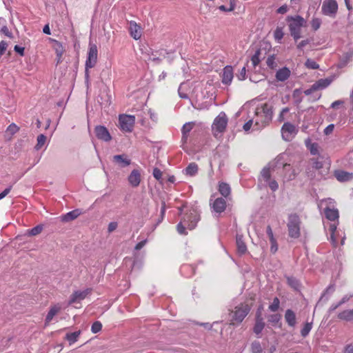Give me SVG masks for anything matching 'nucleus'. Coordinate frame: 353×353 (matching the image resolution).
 Listing matches in <instances>:
<instances>
[{"label":"nucleus","instance_id":"f257e3e1","mask_svg":"<svg viewBox=\"0 0 353 353\" xmlns=\"http://www.w3.org/2000/svg\"><path fill=\"white\" fill-rule=\"evenodd\" d=\"M273 115L272 108L267 103L256 108L255 117L254 118V125L256 129L266 126L272 120Z\"/></svg>","mask_w":353,"mask_h":353},{"label":"nucleus","instance_id":"f03ea898","mask_svg":"<svg viewBox=\"0 0 353 353\" xmlns=\"http://www.w3.org/2000/svg\"><path fill=\"white\" fill-rule=\"evenodd\" d=\"M286 21L288 23L291 36L296 41L301 37V28L307 26V21L300 15L288 16Z\"/></svg>","mask_w":353,"mask_h":353},{"label":"nucleus","instance_id":"7ed1b4c3","mask_svg":"<svg viewBox=\"0 0 353 353\" xmlns=\"http://www.w3.org/2000/svg\"><path fill=\"white\" fill-rule=\"evenodd\" d=\"M251 307L245 303H242L236 306L234 310L231 311L230 324L235 325L241 323L248 314Z\"/></svg>","mask_w":353,"mask_h":353},{"label":"nucleus","instance_id":"20e7f679","mask_svg":"<svg viewBox=\"0 0 353 353\" xmlns=\"http://www.w3.org/2000/svg\"><path fill=\"white\" fill-rule=\"evenodd\" d=\"M98 50L95 44H90L88 57L85 64V79L88 82L90 78L89 70L95 66L97 63Z\"/></svg>","mask_w":353,"mask_h":353},{"label":"nucleus","instance_id":"39448f33","mask_svg":"<svg viewBox=\"0 0 353 353\" xmlns=\"http://www.w3.org/2000/svg\"><path fill=\"white\" fill-rule=\"evenodd\" d=\"M300 218L296 214L289 215L287 226L291 238L297 239L300 236Z\"/></svg>","mask_w":353,"mask_h":353},{"label":"nucleus","instance_id":"423d86ee","mask_svg":"<svg viewBox=\"0 0 353 353\" xmlns=\"http://www.w3.org/2000/svg\"><path fill=\"white\" fill-rule=\"evenodd\" d=\"M135 123V117L128 114H121L119 117V128L122 131L130 132Z\"/></svg>","mask_w":353,"mask_h":353},{"label":"nucleus","instance_id":"0eeeda50","mask_svg":"<svg viewBox=\"0 0 353 353\" xmlns=\"http://www.w3.org/2000/svg\"><path fill=\"white\" fill-rule=\"evenodd\" d=\"M228 117L225 112H220L219 114L214 119L212 123V130L218 133L223 132L228 125Z\"/></svg>","mask_w":353,"mask_h":353},{"label":"nucleus","instance_id":"6e6552de","mask_svg":"<svg viewBox=\"0 0 353 353\" xmlns=\"http://www.w3.org/2000/svg\"><path fill=\"white\" fill-rule=\"evenodd\" d=\"M321 10L325 15L334 16L338 10V3L336 0H324Z\"/></svg>","mask_w":353,"mask_h":353},{"label":"nucleus","instance_id":"1a4fd4ad","mask_svg":"<svg viewBox=\"0 0 353 353\" xmlns=\"http://www.w3.org/2000/svg\"><path fill=\"white\" fill-rule=\"evenodd\" d=\"M49 39L52 43V47L55 52L57 57V65H58L62 62L63 55L65 51V49L60 41L52 38H50Z\"/></svg>","mask_w":353,"mask_h":353},{"label":"nucleus","instance_id":"9d476101","mask_svg":"<svg viewBox=\"0 0 353 353\" xmlns=\"http://www.w3.org/2000/svg\"><path fill=\"white\" fill-rule=\"evenodd\" d=\"M299 171L296 170L289 163L283 165V178L284 181H290L294 180L298 175Z\"/></svg>","mask_w":353,"mask_h":353},{"label":"nucleus","instance_id":"9b49d317","mask_svg":"<svg viewBox=\"0 0 353 353\" xmlns=\"http://www.w3.org/2000/svg\"><path fill=\"white\" fill-rule=\"evenodd\" d=\"M281 134L283 139L290 141L296 134L295 126L290 123H285L281 128Z\"/></svg>","mask_w":353,"mask_h":353},{"label":"nucleus","instance_id":"f8f14e48","mask_svg":"<svg viewBox=\"0 0 353 353\" xmlns=\"http://www.w3.org/2000/svg\"><path fill=\"white\" fill-rule=\"evenodd\" d=\"M92 292V289L87 288L83 291H75L74 292L69 299L68 304L72 305L77 302H79L83 300L88 294Z\"/></svg>","mask_w":353,"mask_h":353},{"label":"nucleus","instance_id":"ddd939ff","mask_svg":"<svg viewBox=\"0 0 353 353\" xmlns=\"http://www.w3.org/2000/svg\"><path fill=\"white\" fill-rule=\"evenodd\" d=\"M96 137L103 141L108 142L112 139V137L108 129L103 125H97L94 128Z\"/></svg>","mask_w":353,"mask_h":353},{"label":"nucleus","instance_id":"4468645a","mask_svg":"<svg viewBox=\"0 0 353 353\" xmlns=\"http://www.w3.org/2000/svg\"><path fill=\"white\" fill-rule=\"evenodd\" d=\"M334 176L339 182H346L353 179V173L344 171L342 170H336L334 172Z\"/></svg>","mask_w":353,"mask_h":353},{"label":"nucleus","instance_id":"2eb2a0df","mask_svg":"<svg viewBox=\"0 0 353 353\" xmlns=\"http://www.w3.org/2000/svg\"><path fill=\"white\" fill-rule=\"evenodd\" d=\"M222 83L225 85H230L234 77L233 68L230 65L225 66L223 70Z\"/></svg>","mask_w":353,"mask_h":353},{"label":"nucleus","instance_id":"dca6fc26","mask_svg":"<svg viewBox=\"0 0 353 353\" xmlns=\"http://www.w3.org/2000/svg\"><path fill=\"white\" fill-rule=\"evenodd\" d=\"M226 207V201L222 197L216 198L212 203V208L216 213H221L224 212Z\"/></svg>","mask_w":353,"mask_h":353},{"label":"nucleus","instance_id":"f3484780","mask_svg":"<svg viewBox=\"0 0 353 353\" xmlns=\"http://www.w3.org/2000/svg\"><path fill=\"white\" fill-rule=\"evenodd\" d=\"M141 181V172L139 170H133L128 176V182L131 186L138 187Z\"/></svg>","mask_w":353,"mask_h":353},{"label":"nucleus","instance_id":"a211bd4d","mask_svg":"<svg viewBox=\"0 0 353 353\" xmlns=\"http://www.w3.org/2000/svg\"><path fill=\"white\" fill-rule=\"evenodd\" d=\"M61 310V307L59 304H55L50 307L45 319L46 326H48L50 324L54 316L57 315Z\"/></svg>","mask_w":353,"mask_h":353},{"label":"nucleus","instance_id":"6ab92c4d","mask_svg":"<svg viewBox=\"0 0 353 353\" xmlns=\"http://www.w3.org/2000/svg\"><path fill=\"white\" fill-rule=\"evenodd\" d=\"M129 30L131 37L135 40H138L141 38V28L135 21L130 22Z\"/></svg>","mask_w":353,"mask_h":353},{"label":"nucleus","instance_id":"aec40b11","mask_svg":"<svg viewBox=\"0 0 353 353\" xmlns=\"http://www.w3.org/2000/svg\"><path fill=\"white\" fill-rule=\"evenodd\" d=\"M195 125V123L194 122H188L183 125L181 132H182V137H181V142L183 144H185L187 143L188 139V136L190 132L193 129L194 126Z\"/></svg>","mask_w":353,"mask_h":353},{"label":"nucleus","instance_id":"412c9836","mask_svg":"<svg viewBox=\"0 0 353 353\" xmlns=\"http://www.w3.org/2000/svg\"><path fill=\"white\" fill-rule=\"evenodd\" d=\"M219 193L225 199H228L231 194V188L230 185L225 182H220L218 186Z\"/></svg>","mask_w":353,"mask_h":353},{"label":"nucleus","instance_id":"4be33fe9","mask_svg":"<svg viewBox=\"0 0 353 353\" xmlns=\"http://www.w3.org/2000/svg\"><path fill=\"white\" fill-rule=\"evenodd\" d=\"M113 161L122 168L128 166L131 163L130 159H129L125 154L114 155L113 157Z\"/></svg>","mask_w":353,"mask_h":353},{"label":"nucleus","instance_id":"5701e85b","mask_svg":"<svg viewBox=\"0 0 353 353\" xmlns=\"http://www.w3.org/2000/svg\"><path fill=\"white\" fill-rule=\"evenodd\" d=\"M324 213L326 219L332 221L338 220L339 217V210L336 208L327 207L324 210Z\"/></svg>","mask_w":353,"mask_h":353},{"label":"nucleus","instance_id":"b1692460","mask_svg":"<svg viewBox=\"0 0 353 353\" xmlns=\"http://www.w3.org/2000/svg\"><path fill=\"white\" fill-rule=\"evenodd\" d=\"M285 320L290 327H294L296 323V314L294 311L290 309L287 310L285 313Z\"/></svg>","mask_w":353,"mask_h":353},{"label":"nucleus","instance_id":"393cba45","mask_svg":"<svg viewBox=\"0 0 353 353\" xmlns=\"http://www.w3.org/2000/svg\"><path fill=\"white\" fill-rule=\"evenodd\" d=\"M290 75V70L284 67L276 72V78L278 81H284L287 80Z\"/></svg>","mask_w":353,"mask_h":353},{"label":"nucleus","instance_id":"a878e982","mask_svg":"<svg viewBox=\"0 0 353 353\" xmlns=\"http://www.w3.org/2000/svg\"><path fill=\"white\" fill-rule=\"evenodd\" d=\"M331 83V80L328 79H321L313 84V89L316 90L327 88Z\"/></svg>","mask_w":353,"mask_h":353},{"label":"nucleus","instance_id":"bb28decb","mask_svg":"<svg viewBox=\"0 0 353 353\" xmlns=\"http://www.w3.org/2000/svg\"><path fill=\"white\" fill-rule=\"evenodd\" d=\"M79 215L80 212L79 211V210H74L63 215L61 217V220L65 222H68L77 219Z\"/></svg>","mask_w":353,"mask_h":353},{"label":"nucleus","instance_id":"cd10ccee","mask_svg":"<svg viewBox=\"0 0 353 353\" xmlns=\"http://www.w3.org/2000/svg\"><path fill=\"white\" fill-rule=\"evenodd\" d=\"M338 318L341 320L350 321L353 320V309L346 310L338 314Z\"/></svg>","mask_w":353,"mask_h":353},{"label":"nucleus","instance_id":"c85d7f7f","mask_svg":"<svg viewBox=\"0 0 353 353\" xmlns=\"http://www.w3.org/2000/svg\"><path fill=\"white\" fill-rule=\"evenodd\" d=\"M265 327V323L263 321L262 318L258 317L256 320V323L254 324L253 331L256 334L259 335L261 333Z\"/></svg>","mask_w":353,"mask_h":353},{"label":"nucleus","instance_id":"c756f323","mask_svg":"<svg viewBox=\"0 0 353 353\" xmlns=\"http://www.w3.org/2000/svg\"><path fill=\"white\" fill-rule=\"evenodd\" d=\"M187 218L188 219V221H190V223L187 224L188 228L190 230L194 229L199 221L198 216L196 214L191 213Z\"/></svg>","mask_w":353,"mask_h":353},{"label":"nucleus","instance_id":"7c9ffc66","mask_svg":"<svg viewBox=\"0 0 353 353\" xmlns=\"http://www.w3.org/2000/svg\"><path fill=\"white\" fill-rule=\"evenodd\" d=\"M199 168L196 163H190L185 169V173L190 176L195 175L198 172Z\"/></svg>","mask_w":353,"mask_h":353},{"label":"nucleus","instance_id":"2f4dec72","mask_svg":"<svg viewBox=\"0 0 353 353\" xmlns=\"http://www.w3.org/2000/svg\"><path fill=\"white\" fill-rule=\"evenodd\" d=\"M236 246H237V250L238 252L243 254L247 251V246L244 241L242 240L241 237H237L236 238Z\"/></svg>","mask_w":353,"mask_h":353},{"label":"nucleus","instance_id":"473e14b6","mask_svg":"<svg viewBox=\"0 0 353 353\" xmlns=\"http://www.w3.org/2000/svg\"><path fill=\"white\" fill-rule=\"evenodd\" d=\"M288 284L294 290H298L300 288V283L298 279L294 277L290 276L287 278Z\"/></svg>","mask_w":353,"mask_h":353},{"label":"nucleus","instance_id":"72a5a7b5","mask_svg":"<svg viewBox=\"0 0 353 353\" xmlns=\"http://www.w3.org/2000/svg\"><path fill=\"white\" fill-rule=\"evenodd\" d=\"M292 98L296 105L300 104L303 99L301 90L300 89H295L292 93Z\"/></svg>","mask_w":353,"mask_h":353},{"label":"nucleus","instance_id":"f704fd0d","mask_svg":"<svg viewBox=\"0 0 353 353\" xmlns=\"http://www.w3.org/2000/svg\"><path fill=\"white\" fill-rule=\"evenodd\" d=\"M323 162L318 159L312 158L310 160V165L315 170H320L323 168Z\"/></svg>","mask_w":353,"mask_h":353},{"label":"nucleus","instance_id":"c9c22d12","mask_svg":"<svg viewBox=\"0 0 353 353\" xmlns=\"http://www.w3.org/2000/svg\"><path fill=\"white\" fill-rule=\"evenodd\" d=\"M80 334L81 331L68 333L66 334V339L70 342V344L74 343L77 341Z\"/></svg>","mask_w":353,"mask_h":353},{"label":"nucleus","instance_id":"e433bc0d","mask_svg":"<svg viewBox=\"0 0 353 353\" xmlns=\"http://www.w3.org/2000/svg\"><path fill=\"white\" fill-rule=\"evenodd\" d=\"M261 176L263 179L268 182L271 179V171L270 168H263L261 172Z\"/></svg>","mask_w":353,"mask_h":353},{"label":"nucleus","instance_id":"4c0bfd02","mask_svg":"<svg viewBox=\"0 0 353 353\" xmlns=\"http://www.w3.org/2000/svg\"><path fill=\"white\" fill-rule=\"evenodd\" d=\"M37 145H35V149L37 150H40L43 146V145L45 144L46 141V137L43 134H39L38 137H37Z\"/></svg>","mask_w":353,"mask_h":353},{"label":"nucleus","instance_id":"58836bf2","mask_svg":"<svg viewBox=\"0 0 353 353\" xmlns=\"http://www.w3.org/2000/svg\"><path fill=\"white\" fill-rule=\"evenodd\" d=\"M251 350L253 353H261L263 348L259 341H254L251 344Z\"/></svg>","mask_w":353,"mask_h":353},{"label":"nucleus","instance_id":"ea45409f","mask_svg":"<svg viewBox=\"0 0 353 353\" xmlns=\"http://www.w3.org/2000/svg\"><path fill=\"white\" fill-rule=\"evenodd\" d=\"M283 35L284 33L283 32V28L277 27L274 32V37L278 41V43H281V41L283 39Z\"/></svg>","mask_w":353,"mask_h":353},{"label":"nucleus","instance_id":"a19ab883","mask_svg":"<svg viewBox=\"0 0 353 353\" xmlns=\"http://www.w3.org/2000/svg\"><path fill=\"white\" fill-rule=\"evenodd\" d=\"M312 327V323H306L301 330V334L303 337L308 335Z\"/></svg>","mask_w":353,"mask_h":353},{"label":"nucleus","instance_id":"79ce46f5","mask_svg":"<svg viewBox=\"0 0 353 353\" xmlns=\"http://www.w3.org/2000/svg\"><path fill=\"white\" fill-rule=\"evenodd\" d=\"M280 305V301L277 297L273 299L272 303L269 305V310L272 312H276L279 310Z\"/></svg>","mask_w":353,"mask_h":353},{"label":"nucleus","instance_id":"37998d69","mask_svg":"<svg viewBox=\"0 0 353 353\" xmlns=\"http://www.w3.org/2000/svg\"><path fill=\"white\" fill-rule=\"evenodd\" d=\"M305 65L309 69L315 70V69H318L319 68V64L316 61H314V60L310 59H307Z\"/></svg>","mask_w":353,"mask_h":353},{"label":"nucleus","instance_id":"c03bdc74","mask_svg":"<svg viewBox=\"0 0 353 353\" xmlns=\"http://www.w3.org/2000/svg\"><path fill=\"white\" fill-rule=\"evenodd\" d=\"M281 319V316L279 314H272L268 317V321L272 324L278 323Z\"/></svg>","mask_w":353,"mask_h":353},{"label":"nucleus","instance_id":"a18cd8bd","mask_svg":"<svg viewBox=\"0 0 353 353\" xmlns=\"http://www.w3.org/2000/svg\"><path fill=\"white\" fill-rule=\"evenodd\" d=\"M43 230V225H38L33 228H32L29 233L32 236H36L39 234H40Z\"/></svg>","mask_w":353,"mask_h":353},{"label":"nucleus","instance_id":"49530a36","mask_svg":"<svg viewBox=\"0 0 353 353\" xmlns=\"http://www.w3.org/2000/svg\"><path fill=\"white\" fill-rule=\"evenodd\" d=\"M102 328V324L99 321H95L93 323L91 327V331L96 334L101 330Z\"/></svg>","mask_w":353,"mask_h":353},{"label":"nucleus","instance_id":"de8ad7c7","mask_svg":"<svg viewBox=\"0 0 353 353\" xmlns=\"http://www.w3.org/2000/svg\"><path fill=\"white\" fill-rule=\"evenodd\" d=\"M321 24V21L319 18H313L311 21V26L314 30H317Z\"/></svg>","mask_w":353,"mask_h":353},{"label":"nucleus","instance_id":"09e8293b","mask_svg":"<svg viewBox=\"0 0 353 353\" xmlns=\"http://www.w3.org/2000/svg\"><path fill=\"white\" fill-rule=\"evenodd\" d=\"M19 130V128L14 123H11L7 128V132L11 134H14Z\"/></svg>","mask_w":353,"mask_h":353},{"label":"nucleus","instance_id":"8fccbe9b","mask_svg":"<svg viewBox=\"0 0 353 353\" xmlns=\"http://www.w3.org/2000/svg\"><path fill=\"white\" fill-rule=\"evenodd\" d=\"M310 152L312 154L316 155L319 154V145L316 143H312L309 147Z\"/></svg>","mask_w":353,"mask_h":353},{"label":"nucleus","instance_id":"3c124183","mask_svg":"<svg viewBox=\"0 0 353 353\" xmlns=\"http://www.w3.org/2000/svg\"><path fill=\"white\" fill-rule=\"evenodd\" d=\"M267 183H268V186L272 191L274 192L276 190H278L279 184L274 179H272V180L270 179Z\"/></svg>","mask_w":353,"mask_h":353},{"label":"nucleus","instance_id":"603ef678","mask_svg":"<svg viewBox=\"0 0 353 353\" xmlns=\"http://www.w3.org/2000/svg\"><path fill=\"white\" fill-rule=\"evenodd\" d=\"M270 251L272 253L274 254L278 250V244L276 239L270 240Z\"/></svg>","mask_w":353,"mask_h":353},{"label":"nucleus","instance_id":"864d4df0","mask_svg":"<svg viewBox=\"0 0 353 353\" xmlns=\"http://www.w3.org/2000/svg\"><path fill=\"white\" fill-rule=\"evenodd\" d=\"M290 109L288 108H283L278 117V121L279 122H283L285 120V114L288 113Z\"/></svg>","mask_w":353,"mask_h":353},{"label":"nucleus","instance_id":"5fc2aeb1","mask_svg":"<svg viewBox=\"0 0 353 353\" xmlns=\"http://www.w3.org/2000/svg\"><path fill=\"white\" fill-rule=\"evenodd\" d=\"M266 63L268 67L273 69L276 67L275 58L274 56H270L267 59Z\"/></svg>","mask_w":353,"mask_h":353},{"label":"nucleus","instance_id":"6e6d98bb","mask_svg":"<svg viewBox=\"0 0 353 353\" xmlns=\"http://www.w3.org/2000/svg\"><path fill=\"white\" fill-rule=\"evenodd\" d=\"M251 61L255 67L260 63L259 52H256L251 58Z\"/></svg>","mask_w":353,"mask_h":353},{"label":"nucleus","instance_id":"4d7b16f0","mask_svg":"<svg viewBox=\"0 0 353 353\" xmlns=\"http://www.w3.org/2000/svg\"><path fill=\"white\" fill-rule=\"evenodd\" d=\"M153 176L156 179L159 180L162 177V172L160 169L155 168L153 170Z\"/></svg>","mask_w":353,"mask_h":353},{"label":"nucleus","instance_id":"13d9d810","mask_svg":"<svg viewBox=\"0 0 353 353\" xmlns=\"http://www.w3.org/2000/svg\"><path fill=\"white\" fill-rule=\"evenodd\" d=\"M288 11V6L286 4L281 6L276 10V12L278 14H284L287 13Z\"/></svg>","mask_w":353,"mask_h":353},{"label":"nucleus","instance_id":"bf43d9fd","mask_svg":"<svg viewBox=\"0 0 353 353\" xmlns=\"http://www.w3.org/2000/svg\"><path fill=\"white\" fill-rule=\"evenodd\" d=\"M7 47H8V43L6 41H1L0 42V57L2 56L5 53L6 50L7 49Z\"/></svg>","mask_w":353,"mask_h":353},{"label":"nucleus","instance_id":"052dcab7","mask_svg":"<svg viewBox=\"0 0 353 353\" xmlns=\"http://www.w3.org/2000/svg\"><path fill=\"white\" fill-rule=\"evenodd\" d=\"M329 230L331 232V239L333 241H336L334 238V233L336 230V225L334 223L330 224Z\"/></svg>","mask_w":353,"mask_h":353},{"label":"nucleus","instance_id":"680f3d73","mask_svg":"<svg viewBox=\"0 0 353 353\" xmlns=\"http://www.w3.org/2000/svg\"><path fill=\"white\" fill-rule=\"evenodd\" d=\"M1 32L7 36L8 37H12V33L10 32L8 28L6 26H4L1 28Z\"/></svg>","mask_w":353,"mask_h":353},{"label":"nucleus","instance_id":"e2e57ef3","mask_svg":"<svg viewBox=\"0 0 353 353\" xmlns=\"http://www.w3.org/2000/svg\"><path fill=\"white\" fill-rule=\"evenodd\" d=\"M237 77L239 80L242 81L245 79L246 77V68L245 67H243L241 70L240 71L239 74H237Z\"/></svg>","mask_w":353,"mask_h":353},{"label":"nucleus","instance_id":"0e129e2a","mask_svg":"<svg viewBox=\"0 0 353 353\" xmlns=\"http://www.w3.org/2000/svg\"><path fill=\"white\" fill-rule=\"evenodd\" d=\"M176 228H177L178 232L180 234H187L186 231H185V228L181 222L177 225Z\"/></svg>","mask_w":353,"mask_h":353},{"label":"nucleus","instance_id":"69168bd1","mask_svg":"<svg viewBox=\"0 0 353 353\" xmlns=\"http://www.w3.org/2000/svg\"><path fill=\"white\" fill-rule=\"evenodd\" d=\"M117 226H118V224L117 222H110L108 224V232L110 233V232H112L113 231H114L117 229Z\"/></svg>","mask_w":353,"mask_h":353},{"label":"nucleus","instance_id":"338daca9","mask_svg":"<svg viewBox=\"0 0 353 353\" xmlns=\"http://www.w3.org/2000/svg\"><path fill=\"white\" fill-rule=\"evenodd\" d=\"M14 50L18 54H19L21 56H24L25 48L23 47H21L18 45H16L14 47Z\"/></svg>","mask_w":353,"mask_h":353},{"label":"nucleus","instance_id":"774afa93","mask_svg":"<svg viewBox=\"0 0 353 353\" xmlns=\"http://www.w3.org/2000/svg\"><path fill=\"white\" fill-rule=\"evenodd\" d=\"M343 353H353V345L348 344L344 347Z\"/></svg>","mask_w":353,"mask_h":353}]
</instances>
